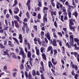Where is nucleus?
<instances>
[{
	"label": "nucleus",
	"instance_id": "42",
	"mask_svg": "<svg viewBox=\"0 0 79 79\" xmlns=\"http://www.w3.org/2000/svg\"><path fill=\"white\" fill-rule=\"evenodd\" d=\"M7 40H6L5 41H3V42L4 43H3V45H4V46H6V44H7Z\"/></svg>",
	"mask_w": 79,
	"mask_h": 79
},
{
	"label": "nucleus",
	"instance_id": "53",
	"mask_svg": "<svg viewBox=\"0 0 79 79\" xmlns=\"http://www.w3.org/2000/svg\"><path fill=\"white\" fill-rule=\"evenodd\" d=\"M38 18L40 19H41V15H40V14L39 13L38 15Z\"/></svg>",
	"mask_w": 79,
	"mask_h": 79
},
{
	"label": "nucleus",
	"instance_id": "51",
	"mask_svg": "<svg viewBox=\"0 0 79 79\" xmlns=\"http://www.w3.org/2000/svg\"><path fill=\"white\" fill-rule=\"evenodd\" d=\"M34 21L35 23H37L38 22L39 23V22H40V20H39V19H37L36 20L35 19Z\"/></svg>",
	"mask_w": 79,
	"mask_h": 79
},
{
	"label": "nucleus",
	"instance_id": "54",
	"mask_svg": "<svg viewBox=\"0 0 79 79\" xmlns=\"http://www.w3.org/2000/svg\"><path fill=\"white\" fill-rule=\"evenodd\" d=\"M45 42L44 41H42V46H43V47H45Z\"/></svg>",
	"mask_w": 79,
	"mask_h": 79
},
{
	"label": "nucleus",
	"instance_id": "30",
	"mask_svg": "<svg viewBox=\"0 0 79 79\" xmlns=\"http://www.w3.org/2000/svg\"><path fill=\"white\" fill-rule=\"evenodd\" d=\"M33 29L34 31H37L38 29L37 28V26L36 25L33 26Z\"/></svg>",
	"mask_w": 79,
	"mask_h": 79
},
{
	"label": "nucleus",
	"instance_id": "41",
	"mask_svg": "<svg viewBox=\"0 0 79 79\" xmlns=\"http://www.w3.org/2000/svg\"><path fill=\"white\" fill-rule=\"evenodd\" d=\"M24 44L26 45H27V44H28V43H27V39H25L24 40Z\"/></svg>",
	"mask_w": 79,
	"mask_h": 79
},
{
	"label": "nucleus",
	"instance_id": "37",
	"mask_svg": "<svg viewBox=\"0 0 79 79\" xmlns=\"http://www.w3.org/2000/svg\"><path fill=\"white\" fill-rule=\"evenodd\" d=\"M45 50V48L43 47H41L40 48V52L41 53H44V50Z\"/></svg>",
	"mask_w": 79,
	"mask_h": 79
},
{
	"label": "nucleus",
	"instance_id": "16",
	"mask_svg": "<svg viewBox=\"0 0 79 79\" xmlns=\"http://www.w3.org/2000/svg\"><path fill=\"white\" fill-rule=\"evenodd\" d=\"M27 67H26V71H29V69H31V66L29 65H27Z\"/></svg>",
	"mask_w": 79,
	"mask_h": 79
},
{
	"label": "nucleus",
	"instance_id": "46",
	"mask_svg": "<svg viewBox=\"0 0 79 79\" xmlns=\"http://www.w3.org/2000/svg\"><path fill=\"white\" fill-rule=\"evenodd\" d=\"M40 51V50H39V49H38L36 51V55H37L38 56H39V54H40V53L39 52Z\"/></svg>",
	"mask_w": 79,
	"mask_h": 79
},
{
	"label": "nucleus",
	"instance_id": "31",
	"mask_svg": "<svg viewBox=\"0 0 79 79\" xmlns=\"http://www.w3.org/2000/svg\"><path fill=\"white\" fill-rule=\"evenodd\" d=\"M26 15L27 16V19H28L30 18V16L29 15V12H27V13H26Z\"/></svg>",
	"mask_w": 79,
	"mask_h": 79
},
{
	"label": "nucleus",
	"instance_id": "32",
	"mask_svg": "<svg viewBox=\"0 0 79 79\" xmlns=\"http://www.w3.org/2000/svg\"><path fill=\"white\" fill-rule=\"evenodd\" d=\"M48 10V8H47L46 6H44L43 7V10L44 11H47V10Z\"/></svg>",
	"mask_w": 79,
	"mask_h": 79
},
{
	"label": "nucleus",
	"instance_id": "43",
	"mask_svg": "<svg viewBox=\"0 0 79 79\" xmlns=\"http://www.w3.org/2000/svg\"><path fill=\"white\" fill-rule=\"evenodd\" d=\"M14 18H15L16 19H17V20H18L19 19V17L18 16H17V15H15L14 16Z\"/></svg>",
	"mask_w": 79,
	"mask_h": 79
},
{
	"label": "nucleus",
	"instance_id": "17",
	"mask_svg": "<svg viewBox=\"0 0 79 79\" xmlns=\"http://www.w3.org/2000/svg\"><path fill=\"white\" fill-rule=\"evenodd\" d=\"M38 2L37 4L38 6H39V7H42V0L38 1Z\"/></svg>",
	"mask_w": 79,
	"mask_h": 79
},
{
	"label": "nucleus",
	"instance_id": "55",
	"mask_svg": "<svg viewBox=\"0 0 79 79\" xmlns=\"http://www.w3.org/2000/svg\"><path fill=\"white\" fill-rule=\"evenodd\" d=\"M12 57L13 58H14L15 59H18V57H17L15 55H12Z\"/></svg>",
	"mask_w": 79,
	"mask_h": 79
},
{
	"label": "nucleus",
	"instance_id": "52",
	"mask_svg": "<svg viewBox=\"0 0 79 79\" xmlns=\"http://www.w3.org/2000/svg\"><path fill=\"white\" fill-rule=\"evenodd\" d=\"M74 41L75 42H79V39H77L76 38H75L74 39Z\"/></svg>",
	"mask_w": 79,
	"mask_h": 79
},
{
	"label": "nucleus",
	"instance_id": "12",
	"mask_svg": "<svg viewBox=\"0 0 79 79\" xmlns=\"http://www.w3.org/2000/svg\"><path fill=\"white\" fill-rule=\"evenodd\" d=\"M28 58H29L30 61H29V63L30 64V65H31V67H32V66H33V65H32V61L33 60V59L32 58V57H28Z\"/></svg>",
	"mask_w": 79,
	"mask_h": 79
},
{
	"label": "nucleus",
	"instance_id": "4",
	"mask_svg": "<svg viewBox=\"0 0 79 79\" xmlns=\"http://www.w3.org/2000/svg\"><path fill=\"white\" fill-rule=\"evenodd\" d=\"M40 64L41 66L40 67V72L41 74H43V71H45V68H44V62L42 61H41Z\"/></svg>",
	"mask_w": 79,
	"mask_h": 79
},
{
	"label": "nucleus",
	"instance_id": "21",
	"mask_svg": "<svg viewBox=\"0 0 79 79\" xmlns=\"http://www.w3.org/2000/svg\"><path fill=\"white\" fill-rule=\"evenodd\" d=\"M32 74L33 76H36V72L35 71V70L33 69L32 70Z\"/></svg>",
	"mask_w": 79,
	"mask_h": 79
},
{
	"label": "nucleus",
	"instance_id": "3",
	"mask_svg": "<svg viewBox=\"0 0 79 79\" xmlns=\"http://www.w3.org/2000/svg\"><path fill=\"white\" fill-rule=\"evenodd\" d=\"M43 13L44 14V15L43 16V21L44 23H47L48 20L47 16V11H43Z\"/></svg>",
	"mask_w": 79,
	"mask_h": 79
},
{
	"label": "nucleus",
	"instance_id": "18",
	"mask_svg": "<svg viewBox=\"0 0 79 79\" xmlns=\"http://www.w3.org/2000/svg\"><path fill=\"white\" fill-rule=\"evenodd\" d=\"M12 39L13 40H14L16 42L17 44H18V45H19V41L18 40H17V39H16V38L13 37Z\"/></svg>",
	"mask_w": 79,
	"mask_h": 79
},
{
	"label": "nucleus",
	"instance_id": "47",
	"mask_svg": "<svg viewBox=\"0 0 79 79\" xmlns=\"http://www.w3.org/2000/svg\"><path fill=\"white\" fill-rule=\"evenodd\" d=\"M26 32L27 33V34H28L29 33V27H26Z\"/></svg>",
	"mask_w": 79,
	"mask_h": 79
},
{
	"label": "nucleus",
	"instance_id": "34",
	"mask_svg": "<svg viewBox=\"0 0 79 79\" xmlns=\"http://www.w3.org/2000/svg\"><path fill=\"white\" fill-rule=\"evenodd\" d=\"M27 48L28 50H30L31 49V44L29 43H28V44H27Z\"/></svg>",
	"mask_w": 79,
	"mask_h": 79
},
{
	"label": "nucleus",
	"instance_id": "7",
	"mask_svg": "<svg viewBox=\"0 0 79 79\" xmlns=\"http://www.w3.org/2000/svg\"><path fill=\"white\" fill-rule=\"evenodd\" d=\"M71 64H72V68L73 69H75V71H77V69H78V67H77V66L76 64H73V62H71Z\"/></svg>",
	"mask_w": 79,
	"mask_h": 79
},
{
	"label": "nucleus",
	"instance_id": "6",
	"mask_svg": "<svg viewBox=\"0 0 79 79\" xmlns=\"http://www.w3.org/2000/svg\"><path fill=\"white\" fill-rule=\"evenodd\" d=\"M31 0H28L26 3L28 11H30V10H31V4H30L31 3Z\"/></svg>",
	"mask_w": 79,
	"mask_h": 79
},
{
	"label": "nucleus",
	"instance_id": "45",
	"mask_svg": "<svg viewBox=\"0 0 79 79\" xmlns=\"http://www.w3.org/2000/svg\"><path fill=\"white\" fill-rule=\"evenodd\" d=\"M54 25L55 26V27H56V28H57V27H58V25H57V23H56V21H55L54 22Z\"/></svg>",
	"mask_w": 79,
	"mask_h": 79
},
{
	"label": "nucleus",
	"instance_id": "10",
	"mask_svg": "<svg viewBox=\"0 0 79 79\" xmlns=\"http://www.w3.org/2000/svg\"><path fill=\"white\" fill-rule=\"evenodd\" d=\"M52 45L54 47H56L57 46V44H56V39H53L52 41Z\"/></svg>",
	"mask_w": 79,
	"mask_h": 79
},
{
	"label": "nucleus",
	"instance_id": "15",
	"mask_svg": "<svg viewBox=\"0 0 79 79\" xmlns=\"http://www.w3.org/2000/svg\"><path fill=\"white\" fill-rule=\"evenodd\" d=\"M14 22L15 24V26L16 28H19V24H18V22L16 20H15L14 21Z\"/></svg>",
	"mask_w": 79,
	"mask_h": 79
},
{
	"label": "nucleus",
	"instance_id": "11",
	"mask_svg": "<svg viewBox=\"0 0 79 79\" xmlns=\"http://www.w3.org/2000/svg\"><path fill=\"white\" fill-rule=\"evenodd\" d=\"M19 39L20 40L19 41V42L21 43H23V36H22V35L21 34H19Z\"/></svg>",
	"mask_w": 79,
	"mask_h": 79
},
{
	"label": "nucleus",
	"instance_id": "44",
	"mask_svg": "<svg viewBox=\"0 0 79 79\" xmlns=\"http://www.w3.org/2000/svg\"><path fill=\"white\" fill-rule=\"evenodd\" d=\"M24 65L23 64H21L20 66V69H24Z\"/></svg>",
	"mask_w": 79,
	"mask_h": 79
},
{
	"label": "nucleus",
	"instance_id": "5",
	"mask_svg": "<svg viewBox=\"0 0 79 79\" xmlns=\"http://www.w3.org/2000/svg\"><path fill=\"white\" fill-rule=\"evenodd\" d=\"M46 37H47L48 39V40H50V43L51 44H52L53 41L52 40H51V37H50V33L49 32H48L46 34Z\"/></svg>",
	"mask_w": 79,
	"mask_h": 79
},
{
	"label": "nucleus",
	"instance_id": "35",
	"mask_svg": "<svg viewBox=\"0 0 79 79\" xmlns=\"http://www.w3.org/2000/svg\"><path fill=\"white\" fill-rule=\"evenodd\" d=\"M0 47L1 49H3V48H5V46H4L2 43H0Z\"/></svg>",
	"mask_w": 79,
	"mask_h": 79
},
{
	"label": "nucleus",
	"instance_id": "56",
	"mask_svg": "<svg viewBox=\"0 0 79 79\" xmlns=\"http://www.w3.org/2000/svg\"><path fill=\"white\" fill-rule=\"evenodd\" d=\"M40 76H41V79H45V78L44 77V74H41Z\"/></svg>",
	"mask_w": 79,
	"mask_h": 79
},
{
	"label": "nucleus",
	"instance_id": "61",
	"mask_svg": "<svg viewBox=\"0 0 79 79\" xmlns=\"http://www.w3.org/2000/svg\"><path fill=\"white\" fill-rule=\"evenodd\" d=\"M23 59H25V58H26V55H25V54H24L22 55Z\"/></svg>",
	"mask_w": 79,
	"mask_h": 79
},
{
	"label": "nucleus",
	"instance_id": "2",
	"mask_svg": "<svg viewBox=\"0 0 79 79\" xmlns=\"http://www.w3.org/2000/svg\"><path fill=\"white\" fill-rule=\"evenodd\" d=\"M25 77L26 78V79H34V78L31 79L32 78V74L30 72H29L28 74H27V72L26 71L25 72Z\"/></svg>",
	"mask_w": 79,
	"mask_h": 79
},
{
	"label": "nucleus",
	"instance_id": "62",
	"mask_svg": "<svg viewBox=\"0 0 79 79\" xmlns=\"http://www.w3.org/2000/svg\"><path fill=\"white\" fill-rule=\"evenodd\" d=\"M45 26V23H41L40 25V27H42L43 26Z\"/></svg>",
	"mask_w": 79,
	"mask_h": 79
},
{
	"label": "nucleus",
	"instance_id": "28",
	"mask_svg": "<svg viewBox=\"0 0 79 79\" xmlns=\"http://www.w3.org/2000/svg\"><path fill=\"white\" fill-rule=\"evenodd\" d=\"M34 41L35 42L34 43L35 44H36V45H37V44H37V43L36 42L37 41V37H35L34 38Z\"/></svg>",
	"mask_w": 79,
	"mask_h": 79
},
{
	"label": "nucleus",
	"instance_id": "25",
	"mask_svg": "<svg viewBox=\"0 0 79 79\" xmlns=\"http://www.w3.org/2000/svg\"><path fill=\"white\" fill-rule=\"evenodd\" d=\"M37 40L39 45H42V42L41 41H40V39L39 38H38L37 39Z\"/></svg>",
	"mask_w": 79,
	"mask_h": 79
},
{
	"label": "nucleus",
	"instance_id": "38",
	"mask_svg": "<svg viewBox=\"0 0 79 79\" xmlns=\"http://www.w3.org/2000/svg\"><path fill=\"white\" fill-rule=\"evenodd\" d=\"M48 67L50 68H51V65L52 64V62L51 61H49L48 62Z\"/></svg>",
	"mask_w": 79,
	"mask_h": 79
},
{
	"label": "nucleus",
	"instance_id": "26",
	"mask_svg": "<svg viewBox=\"0 0 79 79\" xmlns=\"http://www.w3.org/2000/svg\"><path fill=\"white\" fill-rule=\"evenodd\" d=\"M27 56L28 58H30L31 57V52L30 51H28L27 54Z\"/></svg>",
	"mask_w": 79,
	"mask_h": 79
},
{
	"label": "nucleus",
	"instance_id": "19",
	"mask_svg": "<svg viewBox=\"0 0 79 79\" xmlns=\"http://www.w3.org/2000/svg\"><path fill=\"white\" fill-rule=\"evenodd\" d=\"M74 15L76 18H77V15H78V13H77V11H75V12H73L72 14V16H74Z\"/></svg>",
	"mask_w": 79,
	"mask_h": 79
},
{
	"label": "nucleus",
	"instance_id": "50",
	"mask_svg": "<svg viewBox=\"0 0 79 79\" xmlns=\"http://www.w3.org/2000/svg\"><path fill=\"white\" fill-rule=\"evenodd\" d=\"M53 52H54V55H56L57 54V50L56 49H55L53 50Z\"/></svg>",
	"mask_w": 79,
	"mask_h": 79
},
{
	"label": "nucleus",
	"instance_id": "23",
	"mask_svg": "<svg viewBox=\"0 0 79 79\" xmlns=\"http://www.w3.org/2000/svg\"><path fill=\"white\" fill-rule=\"evenodd\" d=\"M69 44L71 46H74V40H70V42Z\"/></svg>",
	"mask_w": 79,
	"mask_h": 79
},
{
	"label": "nucleus",
	"instance_id": "40",
	"mask_svg": "<svg viewBox=\"0 0 79 79\" xmlns=\"http://www.w3.org/2000/svg\"><path fill=\"white\" fill-rule=\"evenodd\" d=\"M66 46L67 47H68V48H71V45H70L69 44V43H67L66 44Z\"/></svg>",
	"mask_w": 79,
	"mask_h": 79
},
{
	"label": "nucleus",
	"instance_id": "48",
	"mask_svg": "<svg viewBox=\"0 0 79 79\" xmlns=\"http://www.w3.org/2000/svg\"><path fill=\"white\" fill-rule=\"evenodd\" d=\"M51 70L52 71L53 75H54V76H56V74H55V70L52 69H51Z\"/></svg>",
	"mask_w": 79,
	"mask_h": 79
},
{
	"label": "nucleus",
	"instance_id": "58",
	"mask_svg": "<svg viewBox=\"0 0 79 79\" xmlns=\"http://www.w3.org/2000/svg\"><path fill=\"white\" fill-rule=\"evenodd\" d=\"M22 30L23 32V34H25V32L26 31V30H25V28H24V27H22Z\"/></svg>",
	"mask_w": 79,
	"mask_h": 79
},
{
	"label": "nucleus",
	"instance_id": "22",
	"mask_svg": "<svg viewBox=\"0 0 79 79\" xmlns=\"http://www.w3.org/2000/svg\"><path fill=\"white\" fill-rule=\"evenodd\" d=\"M23 27L26 28V27H28V26H27V23H26L25 22H23Z\"/></svg>",
	"mask_w": 79,
	"mask_h": 79
},
{
	"label": "nucleus",
	"instance_id": "57",
	"mask_svg": "<svg viewBox=\"0 0 79 79\" xmlns=\"http://www.w3.org/2000/svg\"><path fill=\"white\" fill-rule=\"evenodd\" d=\"M63 30L65 32V34H66L67 33V32H66V31H67V28H63Z\"/></svg>",
	"mask_w": 79,
	"mask_h": 79
},
{
	"label": "nucleus",
	"instance_id": "8",
	"mask_svg": "<svg viewBox=\"0 0 79 79\" xmlns=\"http://www.w3.org/2000/svg\"><path fill=\"white\" fill-rule=\"evenodd\" d=\"M42 56L44 60V61H46V60H47V56H46L45 54L42 53Z\"/></svg>",
	"mask_w": 79,
	"mask_h": 79
},
{
	"label": "nucleus",
	"instance_id": "9",
	"mask_svg": "<svg viewBox=\"0 0 79 79\" xmlns=\"http://www.w3.org/2000/svg\"><path fill=\"white\" fill-rule=\"evenodd\" d=\"M14 13L15 14H18L19 11V9L18 8V7H16L14 9Z\"/></svg>",
	"mask_w": 79,
	"mask_h": 79
},
{
	"label": "nucleus",
	"instance_id": "59",
	"mask_svg": "<svg viewBox=\"0 0 79 79\" xmlns=\"http://www.w3.org/2000/svg\"><path fill=\"white\" fill-rule=\"evenodd\" d=\"M64 17L63 15L61 16V20L62 22H64V20H63Z\"/></svg>",
	"mask_w": 79,
	"mask_h": 79
},
{
	"label": "nucleus",
	"instance_id": "1",
	"mask_svg": "<svg viewBox=\"0 0 79 79\" xmlns=\"http://www.w3.org/2000/svg\"><path fill=\"white\" fill-rule=\"evenodd\" d=\"M69 29L71 30H73V31H75V29H76V27H73L72 26H73V25H74V22L76 24V20L74 19H73L72 18L71 19H69Z\"/></svg>",
	"mask_w": 79,
	"mask_h": 79
},
{
	"label": "nucleus",
	"instance_id": "33",
	"mask_svg": "<svg viewBox=\"0 0 79 79\" xmlns=\"http://www.w3.org/2000/svg\"><path fill=\"white\" fill-rule=\"evenodd\" d=\"M4 31L2 29V27H0V34H2V33H4Z\"/></svg>",
	"mask_w": 79,
	"mask_h": 79
},
{
	"label": "nucleus",
	"instance_id": "27",
	"mask_svg": "<svg viewBox=\"0 0 79 79\" xmlns=\"http://www.w3.org/2000/svg\"><path fill=\"white\" fill-rule=\"evenodd\" d=\"M14 3H15L13 5H12V6L14 7L15 6H16V5L18 4V0H15Z\"/></svg>",
	"mask_w": 79,
	"mask_h": 79
},
{
	"label": "nucleus",
	"instance_id": "14",
	"mask_svg": "<svg viewBox=\"0 0 79 79\" xmlns=\"http://www.w3.org/2000/svg\"><path fill=\"white\" fill-rule=\"evenodd\" d=\"M25 54L24 52V51H23V49L22 48H20V52L19 53V55H23Z\"/></svg>",
	"mask_w": 79,
	"mask_h": 79
},
{
	"label": "nucleus",
	"instance_id": "13",
	"mask_svg": "<svg viewBox=\"0 0 79 79\" xmlns=\"http://www.w3.org/2000/svg\"><path fill=\"white\" fill-rule=\"evenodd\" d=\"M71 55H74V56H75V57H77L78 56V53L77 52H71Z\"/></svg>",
	"mask_w": 79,
	"mask_h": 79
},
{
	"label": "nucleus",
	"instance_id": "63",
	"mask_svg": "<svg viewBox=\"0 0 79 79\" xmlns=\"http://www.w3.org/2000/svg\"><path fill=\"white\" fill-rule=\"evenodd\" d=\"M44 34L45 33H44V32L43 31H42L41 32L40 35L41 36H42L43 35H44Z\"/></svg>",
	"mask_w": 79,
	"mask_h": 79
},
{
	"label": "nucleus",
	"instance_id": "20",
	"mask_svg": "<svg viewBox=\"0 0 79 79\" xmlns=\"http://www.w3.org/2000/svg\"><path fill=\"white\" fill-rule=\"evenodd\" d=\"M8 45L10 46V47H14V45L12 44V42L11 41H8Z\"/></svg>",
	"mask_w": 79,
	"mask_h": 79
},
{
	"label": "nucleus",
	"instance_id": "49",
	"mask_svg": "<svg viewBox=\"0 0 79 79\" xmlns=\"http://www.w3.org/2000/svg\"><path fill=\"white\" fill-rule=\"evenodd\" d=\"M57 34H58V35H60V37H62V36H63L62 33L60 32H57Z\"/></svg>",
	"mask_w": 79,
	"mask_h": 79
},
{
	"label": "nucleus",
	"instance_id": "29",
	"mask_svg": "<svg viewBox=\"0 0 79 79\" xmlns=\"http://www.w3.org/2000/svg\"><path fill=\"white\" fill-rule=\"evenodd\" d=\"M52 62L54 65H56L57 64V61H56L55 62H54V59L52 58Z\"/></svg>",
	"mask_w": 79,
	"mask_h": 79
},
{
	"label": "nucleus",
	"instance_id": "60",
	"mask_svg": "<svg viewBox=\"0 0 79 79\" xmlns=\"http://www.w3.org/2000/svg\"><path fill=\"white\" fill-rule=\"evenodd\" d=\"M71 74L73 76H74L75 74V73H74V70H72L71 72Z\"/></svg>",
	"mask_w": 79,
	"mask_h": 79
},
{
	"label": "nucleus",
	"instance_id": "39",
	"mask_svg": "<svg viewBox=\"0 0 79 79\" xmlns=\"http://www.w3.org/2000/svg\"><path fill=\"white\" fill-rule=\"evenodd\" d=\"M75 76L74 77V78L75 79H78V77H79V74H76L75 75Z\"/></svg>",
	"mask_w": 79,
	"mask_h": 79
},
{
	"label": "nucleus",
	"instance_id": "24",
	"mask_svg": "<svg viewBox=\"0 0 79 79\" xmlns=\"http://www.w3.org/2000/svg\"><path fill=\"white\" fill-rule=\"evenodd\" d=\"M52 49H53V48H52V47L51 46H49L48 47L47 51V52H48L50 51V50H52Z\"/></svg>",
	"mask_w": 79,
	"mask_h": 79
},
{
	"label": "nucleus",
	"instance_id": "64",
	"mask_svg": "<svg viewBox=\"0 0 79 79\" xmlns=\"http://www.w3.org/2000/svg\"><path fill=\"white\" fill-rule=\"evenodd\" d=\"M15 51L16 53H18L19 52V49H18V48H16Z\"/></svg>",
	"mask_w": 79,
	"mask_h": 79
},
{
	"label": "nucleus",
	"instance_id": "36",
	"mask_svg": "<svg viewBox=\"0 0 79 79\" xmlns=\"http://www.w3.org/2000/svg\"><path fill=\"white\" fill-rule=\"evenodd\" d=\"M72 15V14L71 13V12L70 11H69V13H68V15L69 16V18H71Z\"/></svg>",
	"mask_w": 79,
	"mask_h": 79
}]
</instances>
